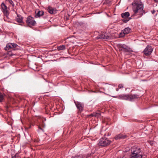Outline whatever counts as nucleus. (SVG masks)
I'll return each instance as SVG.
<instances>
[{
	"label": "nucleus",
	"mask_w": 158,
	"mask_h": 158,
	"mask_svg": "<svg viewBox=\"0 0 158 158\" xmlns=\"http://www.w3.org/2000/svg\"><path fill=\"white\" fill-rule=\"evenodd\" d=\"M132 9L134 12V14L133 16L136 15V14L138 13V15L139 16L137 18L141 17L143 15V14H145V11L143 10V5L141 2H135L133 3Z\"/></svg>",
	"instance_id": "1"
},
{
	"label": "nucleus",
	"mask_w": 158,
	"mask_h": 158,
	"mask_svg": "<svg viewBox=\"0 0 158 158\" xmlns=\"http://www.w3.org/2000/svg\"><path fill=\"white\" fill-rule=\"evenodd\" d=\"M142 153L139 148H136L131 151L130 158H142Z\"/></svg>",
	"instance_id": "2"
},
{
	"label": "nucleus",
	"mask_w": 158,
	"mask_h": 158,
	"mask_svg": "<svg viewBox=\"0 0 158 158\" xmlns=\"http://www.w3.org/2000/svg\"><path fill=\"white\" fill-rule=\"evenodd\" d=\"M111 142L110 140L107 138H102L99 140L98 145L102 147H105L110 144Z\"/></svg>",
	"instance_id": "3"
},
{
	"label": "nucleus",
	"mask_w": 158,
	"mask_h": 158,
	"mask_svg": "<svg viewBox=\"0 0 158 158\" xmlns=\"http://www.w3.org/2000/svg\"><path fill=\"white\" fill-rule=\"evenodd\" d=\"M1 6L2 11L4 15L6 16L7 18H8L9 12L7 10V6L5 5L4 2H3L1 4Z\"/></svg>",
	"instance_id": "4"
},
{
	"label": "nucleus",
	"mask_w": 158,
	"mask_h": 158,
	"mask_svg": "<svg viewBox=\"0 0 158 158\" xmlns=\"http://www.w3.org/2000/svg\"><path fill=\"white\" fill-rule=\"evenodd\" d=\"M153 51V49L151 46L148 45L143 51L144 54L146 56H148L151 54Z\"/></svg>",
	"instance_id": "5"
},
{
	"label": "nucleus",
	"mask_w": 158,
	"mask_h": 158,
	"mask_svg": "<svg viewBox=\"0 0 158 158\" xmlns=\"http://www.w3.org/2000/svg\"><path fill=\"white\" fill-rule=\"evenodd\" d=\"M121 15L122 17L123 18V21L125 23L129 21L131 19V18H128L130 15V13L128 12L123 13Z\"/></svg>",
	"instance_id": "6"
},
{
	"label": "nucleus",
	"mask_w": 158,
	"mask_h": 158,
	"mask_svg": "<svg viewBox=\"0 0 158 158\" xmlns=\"http://www.w3.org/2000/svg\"><path fill=\"white\" fill-rule=\"evenodd\" d=\"M118 47L119 50L125 52H130V48L126 45L123 44H119Z\"/></svg>",
	"instance_id": "7"
},
{
	"label": "nucleus",
	"mask_w": 158,
	"mask_h": 158,
	"mask_svg": "<svg viewBox=\"0 0 158 158\" xmlns=\"http://www.w3.org/2000/svg\"><path fill=\"white\" fill-rule=\"evenodd\" d=\"M26 22L29 26H34L36 24V22L34 18L31 16H29L27 18Z\"/></svg>",
	"instance_id": "8"
},
{
	"label": "nucleus",
	"mask_w": 158,
	"mask_h": 158,
	"mask_svg": "<svg viewBox=\"0 0 158 158\" xmlns=\"http://www.w3.org/2000/svg\"><path fill=\"white\" fill-rule=\"evenodd\" d=\"M110 37L109 35L106 33H103L101 35H99L97 36L98 39H102L106 40H108Z\"/></svg>",
	"instance_id": "9"
},
{
	"label": "nucleus",
	"mask_w": 158,
	"mask_h": 158,
	"mask_svg": "<svg viewBox=\"0 0 158 158\" xmlns=\"http://www.w3.org/2000/svg\"><path fill=\"white\" fill-rule=\"evenodd\" d=\"M75 103L76 105V107H77V109L79 110L80 111H82L83 109V104L81 103V102H74Z\"/></svg>",
	"instance_id": "10"
},
{
	"label": "nucleus",
	"mask_w": 158,
	"mask_h": 158,
	"mask_svg": "<svg viewBox=\"0 0 158 158\" xmlns=\"http://www.w3.org/2000/svg\"><path fill=\"white\" fill-rule=\"evenodd\" d=\"M128 95L121 94L118 96V98L121 99L128 100Z\"/></svg>",
	"instance_id": "11"
},
{
	"label": "nucleus",
	"mask_w": 158,
	"mask_h": 158,
	"mask_svg": "<svg viewBox=\"0 0 158 158\" xmlns=\"http://www.w3.org/2000/svg\"><path fill=\"white\" fill-rule=\"evenodd\" d=\"M126 137V135H123L122 134H119L118 135H116L114 137L115 139L116 140H118L119 139H124Z\"/></svg>",
	"instance_id": "12"
},
{
	"label": "nucleus",
	"mask_w": 158,
	"mask_h": 158,
	"mask_svg": "<svg viewBox=\"0 0 158 158\" xmlns=\"http://www.w3.org/2000/svg\"><path fill=\"white\" fill-rule=\"evenodd\" d=\"M138 97L139 96L136 95L134 94L130 95H128V100L132 101Z\"/></svg>",
	"instance_id": "13"
},
{
	"label": "nucleus",
	"mask_w": 158,
	"mask_h": 158,
	"mask_svg": "<svg viewBox=\"0 0 158 158\" xmlns=\"http://www.w3.org/2000/svg\"><path fill=\"white\" fill-rule=\"evenodd\" d=\"M13 45L11 43H9L7 44L4 49L8 51L10 49L12 48V47Z\"/></svg>",
	"instance_id": "14"
},
{
	"label": "nucleus",
	"mask_w": 158,
	"mask_h": 158,
	"mask_svg": "<svg viewBox=\"0 0 158 158\" xmlns=\"http://www.w3.org/2000/svg\"><path fill=\"white\" fill-rule=\"evenodd\" d=\"M44 14L43 11L42 10L39 11L35 15V17L36 18H38L41 16H42Z\"/></svg>",
	"instance_id": "15"
},
{
	"label": "nucleus",
	"mask_w": 158,
	"mask_h": 158,
	"mask_svg": "<svg viewBox=\"0 0 158 158\" xmlns=\"http://www.w3.org/2000/svg\"><path fill=\"white\" fill-rule=\"evenodd\" d=\"M131 29L129 27H127L124 29L123 31V33L124 34H128L131 31Z\"/></svg>",
	"instance_id": "16"
},
{
	"label": "nucleus",
	"mask_w": 158,
	"mask_h": 158,
	"mask_svg": "<svg viewBox=\"0 0 158 158\" xmlns=\"http://www.w3.org/2000/svg\"><path fill=\"white\" fill-rule=\"evenodd\" d=\"M23 18L20 15H17V17L16 18L17 21L21 23L23 21Z\"/></svg>",
	"instance_id": "17"
},
{
	"label": "nucleus",
	"mask_w": 158,
	"mask_h": 158,
	"mask_svg": "<svg viewBox=\"0 0 158 158\" xmlns=\"http://www.w3.org/2000/svg\"><path fill=\"white\" fill-rule=\"evenodd\" d=\"M47 10L48 12L50 14H53L54 13V9L50 6H48L47 8Z\"/></svg>",
	"instance_id": "18"
},
{
	"label": "nucleus",
	"mask_w": 158,
	"mask_h": 158,
	"mask_svg": "<svg viewBox=\"0 0 158 158\" xmlns=\"http://www.w3.org/2000/svg\"><path fill=\"white\" fill-rule=\"evenodd\" d=\"M71 158H83V156L82 155H75V156H73Z\"/></svg>",
	"instance_id": "19"
},
{
	"label": "nucleus",
	"mask_w": 158,
	"mask_h": 158,
	"mask_svg": "<svg viewBox=\"0 0 158 158\" xmlns=\"http://www.w3.org/2000/svg\"><path fill=\"white\" fill-rule=\"evenodd\" d=\"M91 115L98 117L101 115L100 112H98L97 113L94 114H91Z\"/></svg>",
	"instance_id": "20"
},
{
	"label": "nucleus",
	"mask_w": 158,
	"mask_h": 158,
	"mask_svg": "<svg viewBox=\"0 0 158 158\" xmlns=\"http://www.w3.org/2000/svg\"><path fill=\"white\" fill-rule=\"evenodd\" d=\"M65 49V47L64 45H62L58 47V50H63Z\"/></svg>",
	"instance_id": "21"
},
{
	"label": "nucleus",
	"mask_w": 158,
	"mask_h": 158,
	"mask_svg": "<svg viewBox=\"0 0 158 158\" xmlns=\"http://www.w3.org/2000/svg\"><path fill=\"white\" fill-rule=\"evenodd\" d=\"M4 99V96L2 93H0V102H2Z\"/></svg>",
	"instance_id": "22"
},
{
	"label": "nucleus",
	"mask_w": 158,
	"mask_h": 158,
	"mask_svg": "<svg viewBox=\"0 0 158 158\" xmlns=\"http://www.w3.org/2000/svg\"><path fill=\"white\" fill-rule=\"evenodd\" d=\"M9 3L11 4L13 7L15 6V4L12 0H8Z\"/></svg>",
	"instance_id": "23"
},
{
	"label": "nucleus",
	"mask_w": 158,
	"mask_h": 158,
	"mask_svg": "<svg viewBox=\"0 0 158 158\" xmlns=\"http://www.w3.org/2000/svg\"><path fill=\"white\" fill-rule=\"evenodd\" d=\"M11 44H12V48H15L16 47L18 46V45L16 44H14L13 43H11Z\"/></svg>",
	"instance_id": "24"
},
{
	"label": "nucleus",
	"mask_w": 158,
	"mask_h": 158,
	"mask_svg": "<svg viewBox=\"0 0 158 158\" xmlns=\"http://www.w3.org/2000/svg\"><path fill=\"white\" fill-rule=\"evenodd\" d=\"M12 158H20V156L18 155H15L13 157H12Z\"/></svg>",
	"instance_id": "25"
},
{
	"label": "nucleus",
	"mask_w": 158,
	"mask_h": 158,
	"mask_svg": "<svg viewBox=\"0 0 158 158\" xmlns=\"http://www.w3.org/2000/svg\"><path fill=\"white\" fill-rule=\"evenodd\" d=\"M123 87V85L122 84H119L118 85V88L119 89H120V88H122Z\"/></svg>",
	"instance_id": "26"
},
{
	"label": "nucleus",
	"mask_w": 158,
	"mask_h": 158,
	"mask_svg": "<svg viewBox=\"0 0 158 158\" xmlns=\"http://www.w3.org/2000/svg\"><path fill=\"white\" fill-rule=\"evenodd\" d=\"M39 129L38 130V131H40V130H41L43 131H44V130L43 129L41 128L40 126H39L38 127Z\"/></svg>",
	"instance_id": "27"
},
{
	"label": "nucleus",
	"mask_w": 158,
	"mask_h": 158,
	"mask_svg": "<svg viewBox=\"0 0 158 158\" xmlns=\"http://www.w3.org/2000/svg\"><path fill=\"white\" fill-rule=\"evenodd\" d=\"M155 12V10H152V14H154Z\"/></svg>",
	"instance_id": "28"
},
{
	"label": "nucleus",
	"mask_w": 158,
	"mask_h": 158,
	"mask_svg": "<svg viewBox=\"0 0 158 158\" xmlns=\"http://www.w3.org/2000/svg\"><path fill=\"white\" fill-rule=\"evenodd\" d=\"M154 1L156 2H158V0H154Z\"/></svg>",
	"instance_id": "29"
},
{
	"label": "nucleus",
	"mask_w": 158,
	"mask_h": 158,
	"mask_svg": "<svg viewBox=\"0 0 158 158\" xmlns=\"http://www.w3.org/2000/svg\"><path fill=\"white\" fill-rule=\"evenodd\" d=\"M116 91H118V88H116Z\"/></svg>",
	"instance_id": "30"
},
{
	"label": "nucleus",
	"mask_w": 158,
	"mask_h": 158,
	"mask_svg": "<svg viewBox=\"0 0 158 158\" xmlns=\"http://www.w3.org/2000/svg\"><path fill=\"white\" fill-rule=\"evenodd\" d=\"M121 34H121V33H120V37H122V36H124V35H121Z\"/></svg>",
	"instance_id": "31"
},
{
	"label": "nucleus",
	"mask_w": 158,
	"mask_h": 158,
	"mask_svg": "<svg viewBox=\"0 0 158 158\" xmlns=\"http://www.w3.org/2000/svg\"><path fill=\"white\" fill-rule=\"evenodd\" d=\"M50 85H51H51H52V84L51 83H50Z\"/></svg>",
	"instance_id": "32"
},
{
	"label": "nucleus",
	"mask_w": 158,
	"mask_h": 158,
	"mask_svg": "<svg viewBox=\"0 0 158 158\" xmlns=\"http://www.w3.org/2000/svg\"><path fill=\"white\" fill-rule=\"evenodd\" d=\"M42 126H43L44 127H45V126L43 125V123H42Z\"/></svg>",
	"instance_id": "33"
},
{
	"label": "nucleus",
	"mask_w": 158,
	"mask_h": 158,
	"mask_svg": "<svg viewBox=\"0 0 158 158\" xmlns=\"http://www.w3.org/2000/svg\"><path fill=\"white\" fill-rule=\"evenodd\" d=\"M112 97H116L114 96H112Z\"/></svg>",
	"instance_id": "34"
}]
</instances>
